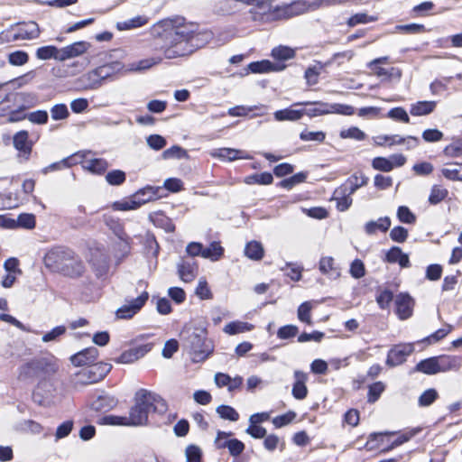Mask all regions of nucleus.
Returning <instances> with one entry per match:
<instances>
[{
    "label": "nucleus",
    "mask_w": 462,
    "mask_h": 462,
    "mask_svg": "<svg viewBox=\"0 0 462 462\" xmlns=\"http://www.w3.org/2000/svg\"><path fill=\"white\" fill-rule=\"evenodd\" d=\"M368 178L363 173H355L346 181L344 188L348 190L349 195L354 194L359 188L366 185Z\"/></svg>",
    "instance_id": "nucleus-27"
},
{
    "label": "nucleus",
    "mask_w": 462,
    "mask_h": 462,
    "mask_svg": "<svg viewBox=\"0 0 462 462\" xmlns=\"http://www.w3.org/2000/svg\"><path fill=\"white\" fill-rule=\"evenodd\" d=\"M393 299V292L390 290L385 289L376 296V302L381 309L385 310L390 306Z\"/></svg>",
    "instance_id": "nucleus-60"
},
{
    "label": "nucleus",
    "mask_w": 462,
    "mask_h": 462,
    "mask_svg": "<svg viewBox=\"0 0 462 462\" xmlns=\"http://www.w3.org/2000/svg\"><path fill=\"white\" fill-rule=\"evenodd\" d=\"M377 20V17L376 16H371V15H368L365 13H358V14H356L354 15H352L348 20H347V25L350 26V27H354L357 24H360V23H371V22H374Z\"/></svg>",
    "instance_id": "nucleus-49"
},
{
    "label": "nucleus",
    "mask_w": 462,
    "mask_h": 462,
    "mask_svg": "<svg viewBox=\"0 0 462 462\" xmlns=\"http://www.w3.org/2000/svg\"><path fill=\"white\" fill-rule=\"evenodd\" d=\"M152 348V344H143L133 348H130L121 354V356L116 359L117 363L120 364H131L138 359L143 357L148 352H150Z\"/></svg>",
    "instance_id": "nucleus-12"
},
{
    "label": "nucleus",
    "mask_w": 462,
    "mask_h": 462,
    "mask_svg": "<svg viewBox=\"0 0 462 462\" xmlns=\"http://www.w3.org/2000/svg\"><path fill=\"white\" fill-rule=\"evenodd\" d=\"M254 326L247 322L233 321L225 326L223 331L228 335H236L252 330Z\"/></svg>",
    "instance_id": "nucleus-34"
},
{
    "label": "nucleus",
    "mask_w": 462,
    "mask_h": 462,
    "mask_svg": "<svg viewBox=\"0 0 462 462\" xmlns=\"http://www.w3.org/2000/svg\"><path fill=\"white\" fill-rule=\"evenodd\" d=\"M43 261L47 268L69 277L80 276L84 272L83 262L72 250L66 247L57 246L51 249Z\"/></svg>",
    "instance_id": "nucleus-4"
},
{
    "label": "nucleus",
    "mask_w": 462,
    "mask_h": 462,
    "mask_svg": "<svg viewBox=\"0 0 462 462\" xmlns=\"http://www.w3.org/2000/svg\"><path fill=\"white\" fill-rule=\"evenodd\" d=\"M98 422L101 425L127 426L128 427L127 416L106 415V416L100 418Z\"/></svg>",
    "instance_id": "nucleus-45"
},
{
    "label": "nucleus",
    "mask_w": 462,
    "mask_h": 462,
    "mask_svg": "<svg viewBox=\"0 0 462 462\" xmlns=\"http://www.w3.org/2000/svg\"><path fill=\"white\" fill-rule=\"evenodd\" d=\"M29 56L23 51H15L8 55V62L13 66H22L27 63Z\"/></svg>",
    "instance_id": "nucleus-51"
},
{
    "label": "nucleus",
    "mask_w": 462,
    "mask_h": 462,
    "mask_svg": "<svg viewBox=\"0 0 462 462\" xmlns=\"http://www.w3.org/2000/svg\"><path fill=\"white\" fill-rule=\"evenodd\" d=\"M278 0H255L249 11L250 18L259 23L288 19L304 14L308 5L304 1L279 4Z\"/></svg>",
    "instance_id": "nucleus-2"
},
{
    "label": "nucleus",
    "mask_w": 462,
    "mask_h": 462,
    "mask_svg": "<svg viewBox=\"0 0 462 462\" xmlns=\"http://www.w3.org/2000/svg\"><path fill=\"white\" fill-rule=\"evenodd\" d=\"M220 447H226V448L229 451V454L232 457H238L240 456L244 450H245V444L237 439H232L229 440H225L224 444H220Z\"/></svg>",
    "instance_id": "nucleus-42"
},
{
    "label": "nucleus",
    "mask_w": 462,
    "mask_h": 462,
    "mask_svg": "<svg viewBox=\"0 0 462 462\" xmlns=\"http://www.w3.org/2000/svg\"><path fill=\"white\" fill-rule=\"evenodd\" d=\"M414 350L412 344H400L392 347L387 355L386 365L389 366H396L405 362Z\"/></svg>",
    "instance_id": "nucleus-9"
},
{
    "label": "nucleus",
    "mask_w": 462,
    "mask_h": 462,
    "mask_svg": "<svg viewBox=\"0 0 462 462\" xmlns=\"http://www.w3.org/2000/svg\"><path fill=\"white\" fill-rule=\"evenodd\" d=\"M83 161V159L81 160ZM83 162V168L93 173L102 174L108 168V162L105 159L94 158L85 160Z\"/></svg>",
    "instance_id": "nucleus-29"
},
{
    "label": "nucleus",
    "mask_w": 462,
    "mask_h": 462,
    "mask_svg": "<svg viewBox=\"0 0 462 462\" xmlns=\"http://www.w3.org/2000/svg\"><path fill=\"white\" fill-rule=\"evenodd\" d=\"M307 174L304 172H298L293 176L282 180L279 186L286 189H291L294 186L302 183L306 180Z\"/></svg>",
    "instance_id": "nucleus-44"
},
{
    "label": "nucleus",
    "mask_w": 462,
    "mask_h": 462,
    "mask_svg": "<svg viewBox=\"0 0 462 462\" xmlns=\"http://www.w3.org/2000/svg\"><path fill=\"white\" fill-rule=\"evenodd\" d=\"M117 400L114 396L101 395L91 403V409L96 411H108L116 407Z\"/></svg>",
    "instance_id": "nucleus-26"
},
{
    "label": "nucleus",
    "mask_w": 462,
    "mask_h": 462,
    "mask_svg": "<svg viewBox=\"0 0 462 462\" xmlns=\"http://www.w3.org/2000/svg\"><path fill=\"white\" fill-rule=\"evenodd\" d=\"M438 362L436 356L426 358L419 362L414 370L416 372H420L425 374H436L439 372Z\"/></svg>",
    "instance_id": "nucleus-30"
},
{
    "label": "nucleus",
    "mask_w": 462,
    "mask_h": 462,
    "mask_svg": "<svg viewBox=\"0 0 462 462\" xmlns=\"http://www.w3.org/2000/svg\"><path fill=\"white\" fill-rule=\"evenodd\" d=\"M439 397L438 392L433 389H428L423 392L419 397V405L421 407H427L432 404Z\"/></svg>",
    "instance_id": "nucleus-47"
},
{
    "label": "nucleus",
    "mask_w": 462,
    "mask_h": 462,
    "mask_svg": "<svg viewBox=\"0 0 462 462\" xmlns=\"http://www.w3.org/2000/svg\"><path fill=\"white\" fill-rule=\"evenodd\" d=\"M294 377L295 383L292 387V395L297 400H303L308 394L306 386L307 374L301 371H295Z\"/></svg>",
    "instance_id": "nucleus-21"
},
{
    "label": "nucleus",
    "mask_w": 462,
    "mask_h": 462,
    "mask_svg": "<svg viewBox=\"0 0 462 462\" xmlns=\"http://www.w3.org/2000/svg\"><path fill=\"white\" fill-rule=\"evenodd\" d=\"M36 57L42 60L54 59L60 61V49L52 45L40 47L36 51Z\"/></svg>",
    "instance_id": "nucleus-36"
},
{
    "label": "nucleus",
    "mask_w": 462,
    "mask_h": 462,
    "mask_svg": "<svg viewBox=\"0 0 462 462\" xmlns=\"http://www.w3.org/2000/svg\"><path fill=\"white\" fill-rule=\"evenodd\" d=\"M245 254L252 260H261L263 256V248L261 243L251 241L245 247Z\"/></svg>",
    "instance_id": "nucleus-35"
},
{
    "label": "nucleus",
    "mask_w": 462,
    "mask_h": 462,
    "mask_svg": "<svg viewBox=\"0 0 462 462\" xmlns=\"http://www.w3.org/2000/svg\"><path fill=\"white\" fill-rule=\"evenodd\" d=\"M452 330V326L447 325L442 328L438 329L429 337H425L423 341L429 342L430 344L439 342L444 338Z\"/></svg>",
    "instance_id": "nucleus-57"
},
{
    "label": "nucleus",
    "mask_w": 462,
    "mask_h": 462,
    "mask_svg": "<svg viewBox=\"0 0 462 462\" xmlns=\"http://www.w3.org/2000/svg\"><path fill=\"white\" fill-rule=\"evenodd\" d=\"M181 337L184 346L195 363L206 360L214 351L213 342L207 338L205 328H188L181 333Z\"/></svg>",
    "instance_id": "nucleus-5"
},
{
    "label": "nucleus",
    "mask_w": 462,
    "mask_h": 462,
    "mask_svg": "<svg viewBox=\"0 0 462 462\" xmlns=\"http://www.w3.org/2000/svg\"><path fill=\"white\" fill-rule=\"evenodd\" d=\"M162 157L165 160L168 159H182L188 158V152L180 146L174 145L162 152Z\"/></svg>",
    "instance_id": "nucleus-48"
},
{
    "label": "nucleus",
    "mask_w": 462,
    "mask_h": 462,
    "mask_svg": "<svg viewBox=\"0 0 462 462\" xmlns=\"http://www.w3.org/2000/svg\"><path fill=\"white\" fill-rule=\"evenodd\" d=\"M398 219L405 224H414L416 221L415 215L406 206H400L397 209Z\"/></svg>",
    "instance_id": "nucleus-52"
},
{
    "label": "nucleus",
    "mask_w": 462,
    "mask_h": 462,
    "mask_svg": "<svg viewBox=\"0 0 462 462\" xmlns=\"http://www.w3.org/2000/svg\"><path fill=\"white\" fill-rule=\"evenodd\" d=\"M408 234V230L405 227L398 226L390 231V238L394 242L403 243L406 241Z\"/></svg>",
    "instance_id": "nucleus-61"
},
{
    "label": "nucleus",
    "mask_w": 462,
    "mask_h": 462,
    "mask_svg": "<svg viewBox=\"0 0 462 462\" xmlns=\"http://www.w3.org/2000/svg\"><path fill=\"white\" fill-rule=\"evenodd\" d=\"M86 155H87V152H84V153L77 152L71 156L64 158L60 162L51 163L44 170V171L47 172L49 171L60 170L61 168V166H63L65 168H69V167H71L72 165L81 163V162H82L81 160L85 159Z\"/></svg>",
    "instance_id": "nucleus-25"
},
{
    "label": "nucleus",
    "mask_w": 462,
    "mask_h": 462,
    "mask_svg": "<svg viewBox=\"0 0 462 462\" xmlns=\"http://www.w3.org/2000/svg\"><path fill=\"white\" fill-rule=\"evenodd\" d=\"M148 298L149 294L147 291L142 292L137 298L117 309L116 312V317L124 319L133 318L143 308Z\"/></svg>",
    "instance_id": "nucleus-8"
},
{
    "label": "nucleus",
    "mask_w": 462,
    "mask_h": 462,
    "mask_svg": "<svg viewBox=\"0 0 462 462\" xmlns=\"http://www.w3.org/2000/svg\"><path fill=\"white\" fill-rule=\"evenodd\" d=\"M69 116V112L65 104H57L51 108V116L53 120H64Z\"/></svg>",
    "instance_id": "nucleus-54"
},
{
    "label": "nucleus",
    "mask_w": 462,
    "mask_h": 462,
    "mask_svg": "<svg viewBox=\"0 0 462 462\" xmlns=\"http://www.w3.org/2000/svg\"><path fill=\"white\" fill-rule=\"evenodd\" d=\"M294 55V50L287 46H279L272 51V56L279 60H288L292 59Z\"/></svg>",
    "instance_id": "nucleus-46"
},
{
    "label": "nucleus",
    "mask_w": 462,
    "mask_h": 462,
    "mask_svg": "<svg viewBox=\"0 0 462 462\" xmlns=\"http://www.w3.org/2000/svg\"><path fill=\"white\" fill-rule=\"evenodd\" d=\"M372 167L380 171L389 172L393 171V165L390 162L389 158L385 157H375L372 161Z\"/></svg>",
    "instance_id": "nucleus-56"
},
{
    "label": "nucleus",
    "mask_w": 462,
    "mask_h": 462,
    "mask_svg": "<svg viewBox=\"0 0 462 462\" xmlns=\"http://www.w3.org/2000/svg\"><path fill=\"white\" fill-rule=\"evenodd\" d=\"M224 254V248L219 242H212L208 247H203L202 257L211 261L219 260Z\"/></svg>",
    "instance_id": "nucleus-33"
},
{
    "label": "nucleus",
    "mask_w": 462,
    "mask_h": 462,
    "mask_svg": "<svg viewBox=\"0 0 462 462\" xmlns=\"http://www.w3.org/2000/svg\"><path fill=\"white\" fill-rule=\"evenodd\" d=\"M284 68V65L274 64L268 60L254 61L248 64V69L252 73H267L271 71H279L282 70Z\"/></svg>",
    "instance_id": "nucleus-23"
},
{
    "label": "nucleus",
    "mask_w": 462,
    "mask_h": 462,
    "mask_svg": "<svg viewBox=\"0 0 462 462\" xmlns=\"http://www.w3.org/2000/svg\"><path fill=\"white\" fill-rule=\"evenodd\" d=\"M384 391V384L382 382H376L369 386L368 392V402H376L382 393Z\"/></svg>",
    "instance_id": "nucleus-64"
},
{
    "label": "nucleus",
    "mask_w": 462,
    "mask_h": 462,
    "mask_svg": "<svg viewBox=\"0 0 462 462\" xmlns=\"http://www.w3.org/2000/svg\"><path fill=\"white\" fill-rule=\"evenodd\" d=\"M167 411L166 402L158 394L140 389L134 397V405L127 416L128 427L146 425L151 411L163 414Z\"/></svg>",
    "instance_id": "nucleus-3"
},
{
    "label": "nucleus",
    "mask_w": 462,
    "mask_h": 462,
    "mask_svg": "<svg viewBox=\"0 0 462 462\" xmlns=\"http://www.w3.org/2000/svg\"><path fill=\"white\" fill-rule=\"evenodd\" d=\"M106 180L113 186L121 185L125 180V173L121 170H113L106 173Z\"/></svg>",
    "instance_id": "nucleus-50"
},
{
    "label": "nucleus",
    "mask_w": 462,
    "mask_h": 462,
    "mask_svg": "<svg viewBox=\"0 0 462 462\" xmlns=\"http://www.w3.org/2000/svg\"><path fill=\"white\" fill-rule=\"evenodd\" d=\"M311 308H312L311 304L308 301L303 302L298 308V319L300 321L305 322L309 325L311 324V316H310Z\"/></svg>",
    "instance_id": "nucleus-59"
},
{
    "label": "nucleus",
    "mask_w": 462,
    "mask_h": 462,
    "mask_svg": "<svg viewBox=\"0 0 462 462\" xmlns=\"http://www.w3.org/2000/svg\"><path fill=\"white\" fill-rule=\"evenodd\" d=\"M388 117L395 120V121H401L403 123L408 124L410 122V117L406 112V110L401 106L392 108L388 112Z\"/></svg>",
    "instance_id": "nucleus-63"
},
{
    "label": "nucleus",
    "mask_w": 462,
    "mask_h": 462,
    "mask_svg": "<svg viewBox=\"0 0 462 462\" xmlns=\"http://www.w3.org/2000/svg\"><path fill=\"white\" fill-rule=\"evenodd\" d=\"M17 227H23L26 229H32L35 227V217L32 214L23 213L20 214L16 219Z\"/></svg>",
    "instance_id": "nucleus-53"
},
{
    "label": "nucleus",
    "mask_w": 462,
    "mask_h": 462,
    "mask_svg": "<svg viewBox=\"0 0 462 462\" xmlns=\"http://www.w3.org/2000/svg\"><path fill=\"white\" fill-rule=\"evenodd\" d=\"M48 113L45 110H37L27 114V119L36 125H44L48 122Z\"/></svg>",
    "instance_id": "nucleus-58"
},
{
    "label": "nucleus",
    "mask_w": 462,
    "mask_h": 462,
    "mask_svg": "<svg viewBox=\"0 0 462 462\" xmlns=\"http://www.w3.org/2000/svg\"><path fill=\"white\" fill-rule=\"evenodd\" d=\"M29 107L30 105H25L24 102L16 105V107H14L12 112L9 114L6 122L16 123L27 119V114L24 113V111Z\"/></svg>",
    "instance_id": "nucleus-39"
},
{
    "label": "nucleus",
    "mask_w": 462,
    "mask_h": 462,
    "mask_svg": "<svg viewBox=\"0 0 462 462\" xmlns=\"http://www.w3.org/2000/svg\"><path fill=\"white\" fill-rule=\"evenodd\" d=\"M14 26L17 41L33 40L40 35V28L35 22L17 23Z\"/></svg>",
    "instance_id": "nucleus-15"
},
{
    "label": "nucleus",
    "mask_w": 462,
    "mask_h": 462,
    "mask_svg": "<svg viewBox=\"0 0 462 462\" xmlns=\"http://www.w3.org/2000/svg\"><path fill=\"white\" fill-rule=\"evenodd\" d=\"M386 261L391 263H398L402 268L411 266L409 255L404 254L399 246H393L385 255Z\"/></svg>",
    "instance_id": "nucleus-22"
},
{
    "label": "nucleus",
    "mask_w": 462,
    "mask_h": 462,
    "mask_svg": "<svg viewBox=\"0 0 462 462\" xmlns=\"http://www.w3.org/2000/svg\"><path fill=\"white\" fill-rule=\"evenodd\" d=\"M435 107V101H419L411 105L410 112L412 116H421L432 113Z\"/></svg>",
    "instance_id": "nucleus-31"
},
{
    "label": "nucleus",
    "mask_w": 462,
    "mask_h": 462,
    "mask_svg": "<svg viewBox=\"0 0 462 462\" xmlns=\"http://www.w3.org/2000/svg\"><path fill=\"white\" fill-rule=\"evenodd\" d=\"M112 72L113 69L111 65H104L88 73L86 78L91 82L88 85L87 88L97 89L100 88L103 81L110 77Z\"/></svg>",
    "instance_id": "nucleus-14"
},
{
    "label": "nucleus",
    "mask_w": 462,
    "mask_h": 462,
    "mask_svg": "<svg viewBox=\"0 0 462 462\" xmlns=\"http://www.w3.org/2000/svg\"><path fill=\"white\" fill-rule=\"evenodd\" d=\"M391 226V219L389 217H379L377 220L368 221L365 225V231L367 235L371 236L377 231L385 233Z\"/></svg>",
    "instance_id": "nucleus-24"
},
{
    "label": "nucleus",
    "mask_w": 462,
    "mask_h": 462,
    "mask_svg": "<svg viewBox=\"0 0 462 462\" xmlns=\"http://www.w3.org/2000/svg\"><path fill=\"white\" fill-rule=\"evenodd\" d=\"M47 361L44 358L32 359L19 368L18 378L26 380L39 376L45 371Z\"/></svg>",
    "instance_id": "nucleus-10"
},
{
    "label": "nucleus",
    "mask_w": 462,
    "mask_h": 462,
    "mask_svg": "<svg viewBox=\"0 0 462 462\" xmlns=\"http://www.w3.org/2000/svg\"><path fill=\"white\" fill-rule=\"evenodd\" d=\"M98 356V350L94 347H88L78 352L70 357L71 363L76 366H85L95 364Z\"/></svg>",
    "instance_id": "nucleus-18"
},
{
    "label": "nucleus",
    "mask_w": 462,
    "mask_h": 462,
    "mask_svg": "<svg viewBox=\"0 0 462 462\" xmlns=\"http://www.w3.org/2000/svg\"><path fill=\"white\" fill-rule=\"evenodd\" d=\"M186 462H201L202 451L196 445H189L185 450Z\"/></svg>",
    "instance_id": "nucleus-55"
},
{
    "label": "nucleus",
    "mask_w": 462,
    "mask_h": 462,
    "mask_svg": "<svg viewBox=\"0 0 462 462\" xmlns=\"http://www.w3.org/2000/svg\"><path fill=\"white\" fill-rule=\"evenodd\" d=\"M299 332V329L294 325H285L281 327L277 331V337L280 339H289L294 337Z\"/></svg>",
    "instance_id": "nucleus-62"
},
{
    "label": "nucleus",
    "mask_w": 462,
    "mask_h": 462,
    "mask_svg": "<svg viewBox=\"0 0 462 462\" xmlns=\"http://www.w3.org/2000/svg\"><path fill=\"white\" fill-rule=\"evenodd\" d=\"M442 175L450 180H462V163H449L441 170Z\"/></svg>",
    "instance_id": "nucleus-38"
},
{
    "label": "nucleus",
    "mask_w": 462,
    "mask_h": 462,
    "mask_svg": "<svg viewBox=\"0 0 462 462\" xmlns=\"http://www.w3.org/2000/svg\"><path fill=\"white\" fill-rule=\"evenodd\" d=\"M413 305V300L409 294L400 293L395 298L396 313L401 319L411 316Z\"/></svg>",
    "instance_id": "nucleus-17"
},
{
    "label": "nucleus",
    "mask_w": 462,
    "mask_h": 462,
    "mask_svg": "<svg viewBox=\"0 0 462 462\" xmlns=\"http://www.w3.org/2000/svg\"><path fill=\"white\" fill-rule=\"evenodd\" d=\"M216 411L224 420L236 421L239 419L238 412L229 405H219Z\"/></svg>",
    "instance_id": "nucleus-43"
},
{
    "label": "nucleus",
    "mask_w": 462,
    "mask_h": 462,
    "mask_svg": "<svg viewBox=\"0 0 462 462\" xmlns=\"http://www.w3.org/2000/svg\"><path fill=\"white\" fill-rule=\"evenodd\" d=\"M303 110H296L291 108H286L282 110H278L274 113V118L277 121H296L303 116Z\"/></svg>",
    "instance_id": "nucleus-37"
},
{
    "label": "nucleus",
    "mask_w": 462,
    "mask_h": 462,
    "mask_svg": "<svg viewBox=\"0 0 462 462\" xmlns=\"http://www.w3.org/2000/svg\"><path fill=\"white\" fill-rule=\"evenodd\" d=\"M14 147L19 151L26 159L32 152V143L29 140V134L25 130L17 132L13 137Z\"/></svg>",
    "instance_id": "nucleus-19"
},
{
    "label": "nucleus",
    "mask_w": 462,
    "mask_h": 462,
    "mask_svg": "<svg viewBox=\"0 0 462 462\" xmlns=\"http://www.w3.org/2000/svg\"><path fill=\"white\" fill-rule=\"evenodd\" d=\"M180 19L165 22L167 29L164 33L156 38L153 42L155 51H161L163 56H155L142 60L138 62L137 69H147L159 64L163 58L176 59L193 53L201 48L211 37L208 32H197L195 24L178 23Z\"/></svg>",
    "instance_id": "nucleus-1"
},
{
    "label": "nucleus",
    "mask_w": 462,
    "mask_h": 462,
    "mask_svg": "<svg viewBox=\"0 0 462 462\" xmlns=\"http://www.w3.org/2000/svg\"><path fill=\"white\" fill-rule=\"evenodd\" d=\"M306 105L312 106V107L306 110V114L310 116H319L331 114L329 103L314 102V103H306Z\"/></svg>",
    "instance_id": "nucleus-40"
},
{
    "label": "nucleus",
    "mask_w": 462,
    "mask_h": 462,
    "mask_svg": "<svg viewBox=\"0 0 462 462\" xmlns=\"http://www.w3.org/2000/svg\"><path fill=\"white\" fill-rule=\"evenodd\" d=\"M177 269L180 279L184 282L194 281L198 274V264L193 259H181Z\"/></svg>",
    "instance_id": "nucleus-13"
},
{
    "label": "nucleus",
    "mask_w": 462,
    "mask_h": 462,
    "mask_svg": "<svg viewBox=\"0 0 462 462\" xmlns=\"http://www.w3.org/2000/svg\"><path fill=\"white\" fill-rule=\"evenodd\" d=\"M86 366L87 367L82 368L74 374L73 382L76 385L96 383L101 381L112 368L110 364L103 362L95 363Z\"/></svg>",
    "instance_id": "nucleus-6"
},
{
    "label": "nucleus",
    "mask_w": 462,
    "mask_h": 462,
    "mask_svg": "<svg viewBox=\"0 0 462 462\" xmlns=\"http://www.w3.org/2000/svg\"><path fill=\"white\" fill-rule=\"evenodd\" d=\"M147 23L148 18L145 15H137L126 21L118 22L116 23V28L119 31L132 30L142 27L145 25Z\"/></svg>",
    "instance_id": "nucleus-32"
},
{
    "label": "nucleus",
    "mask_w": 462,
    "mask_h": 462,
    "mask_svg": "<svg viewBox=\"0 0 462 462\" xmlns=\"http://www.w3.org/2000/svg\"><path fill=\"white\" fill-rule=\"evenodd\" d=\"M448 194V191L447 189L439 185H434L430 189L429 202L431 205H437L440 203L442 200H444L447 198Z\"/></svg>",
    "instance_id": "nucleus-41"
},
{
    "label": "nucleus",
    "mask_w": 462,
    "mask_h": 462,
    "mask_svg": "<svg viewBox=\"0 0 462 462\" xmlns=\"http://www.w3.org/2000/svg\"><path fill=\"white\" fill-rule=\"evenodd\" d=\"M439 373L457 371L462 365V357L457 356H436Z\"/></svg>",
    "instance_id": "nucleus-20"
},
{
    "label": "nucleus",
    "mask_w": 462,
    "mask_h": 462,
    "mask_svg": "<svg viewBox=\"0 0 462 462\" xmlns=\"http://www.w3.org/2000/svg\"><path fill=\"white\" fill-rule=\"evenodd\" d=\"M212 156L217 157L222 160H227L229 162L236 159H246L247 156L244 155V152L241 150L232 148H220L212 152Z\"/></svg>",
    "instance_id": "nucleus-28"
},
{
    "label": "nucleus",
    "mask_w": 462,
    "mask_h": 462,
    "mask_svg": "<svg viewBox=\"0 0 462 462\" xmlns=\"http://www.w3.org/2000/svg\"><path fill=\"white\" fill-rule=\"evenodd\" d=\"M89 46L88 42L80 41L60 49V61L82 55L88 51Z\"/></svg>",
    "instance_id": "nucleus-16"
},
{
    "label": "nucleus",
    "mask_w": 462,
    "mask_h": 462,
    "mask_svg": "<svg viewBox=\"0 0 462 462\" xmlns=\"http://www.w3.org/2000/svg\"><path fill=\"white\" fill-rule=\"evenodd\" d=\"M29 97H31L30 94L23 92H11L6 94L0 101V117H8L14 107H16V105L26 102Z\"/></svg>",
    "instance_id": "nucleus-11"
},
{
    "label": "nucleus",
    "mask_w": 462,
    "mask_h": 462,
    "mask_svg": "<svg viewBox=\"0 0 462 462\" xmlns=\"http://www.w3.org/2000/svg\"><path fill=\"white\" fill-rule=\"evenodd\" d=\"M158 190L159 188L147 186L138 190L130 200L116 202L114 208L122 211L137 209L142 205L155 199L158 196Z\"/></svg>",
    "instance_id": "nucleus-7"
}]
</instances>
